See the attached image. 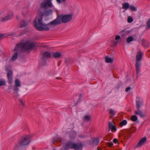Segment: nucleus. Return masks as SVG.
I'll use <instances>...</instances> for the list:
<instances>
[{
	"instance_id": "nucleus-1",
	"label": "nucleus",
	"mask_w": 150,
	"mask_h": 150,
	"mask_svg": "<svg viewBox=\"0 0 150 150\" xmlns=\"http://www.w3.org/2000/svg\"><path fill=\"white\" fill-rule=\"evenodd\" d=\"M52 12V10L50 9L44 13H39L37 15L33 21V25L36 29L40 31L47 30L53 26L61 23L59 16H58L56 19L47 24H42V16H47Z\"/></svg>"
},
{
	"instance_id": "nucleus-2",
	"label": "nucleus",
	"mask_w": 150,
	"mask_h": 150,
	"mask_svg": "<svg viewBox=\"0 0 150 150\" xmlns=\"http://www.w3.org/2000/svg\"><path fill=\"white\" fill-rule=\"evenodd\" d=\"M34 46L33 42L27 41L24 43H21L17 45L15 47L13 51L16 52L12 56L11 59L13 61L16 60L18 57V51H25L32 49Z\"/></svg>"
},
{
	"instance_id": "nucleus-3",
	"label": "nucleus",
	"mask_w": 150,
	"mask_h": 150,
	"mask_svg": "<svg viewBox=\"0 0 150 150\" xmlns=\"http://www.w3.org/2000/svg\"><path fill=\"white\" fill-rule=\"evenodd\" d=\"M143 54L140 50L137 52L136 57V73L139 74L140 71V67L141 65V61L142 58Z\"/></svg>"
},
{
	"instance_id": "nucleus-4",
	"label": "nucleus",
	"mask_w": 150,
	"mask_h": 150,
	"mask_svg": "<svg viewBox=\"0 0 150 150\" xmlns=\"http://www.w3.org/2000/svg\"><path fill=\"white\" fill-rule=\"evenodd\" d=\"M59 16L61 23H66L70 21L72 18V15L68 14L61 15Z\"/></svg>"
},
{
	"instance_id": "nucleus-5",
	"label": "nucleus",
	"mask_w": 150,
	"mask_h": 150,
	"mask_svg": "<svg viewBox=\"0 0 150 150\" xmlns=\"http://www.w3.org/2000/svg\"><path fill=\"white\" fill-rule=\"evenodd\" d=\"M30 137L29 135H26L22 137L18 143V145L21 146L28 144L30 142Z\"/></svg>"
},
{
	"instance_id": "nucleus-6",
	"label": "nucleus",
	"mask_w": 150,
	"mask_h": 150,
	"mask_svg": "<svg viewBox=\"0 0 150 150\" xmlns=\"http://www.w3.org/2000/svg\"><path fill=\"white\" fill-rule=\"evenodd\" d=\"M0 16L1 18V21L2 22H5L11 19L13 16V13H11L4 16L3 14H2L0 15Z\"/></svg>"
},
{
	"instance_id": "nucleus-7",
	"label": "nucleus",
	"mask_w": 150,
	"mask_h": 150,
	"mask_svg": "<svg viewBox=\"0 0 150 150\" xmlns=\"http://www.w3.org/2000/svg\"><path fill=\"white\" fill-rule=\"evenodd\" d=\"M74 144L71 142H69L67 143L63 146L64 150H68L69 149H73Z\"/></svg>"
},
{
	"instance_id": "nucleus-8",
	"label": "nucleus",
	"mask_w": 150,
	"mask_h": 150,
	"mask_svg": "<svg viewBox=\"0 0 150 150\" xmlns=\"http://www.w3.org/2000/svg\"><path fill=\"white\" fill-rule=\"evenodd\" d=\"M146 141V137H144L142 138L140 140L138 144L135 146V148H137L141 147L144 144Z\"/></svg>"
},
{
	"instance_id": "nucleus-9",
	"label": "nucleus",
	"mask_w": 150,
	"mask_h": 150,
	"mask_svg": "<svg viewBox=\"0 0 150 150\" xmlns=\"http://www.w3.org/2000/svg\"><path fill=\"white\" fill-rule=\"evenodd\" d=\"M8 72L7 74V76L8 82L10 83H12L13 72L11 70H7Z\"/></svg>"
},
{
	"instance_id": "nucleus-10",
	"label": "nucleus",
	"mask_w": 150,
	"mask_h": 150,
	"mask_svg": "<svg viewBox=\"0 0 150 150\" xmlns=\"http://www.w3.org/2000/svg\"><path fill=\"white\" fill-rule=\"evenodd\" d=\"M51 56V54L49 52H45L43 53L42 58L43 60H44L50 57Z\"/></svg>"
},
{
	"instance_id": "nucleus-11",
	"label": "nucleus",
	"mask_w": 150,
	"mask_h": 150,
	"mask_svg": "<svg viewBox=\"0 0 150 150\" xmlns=\"http://www.w3.org/2000/svg\"><path fill=\"white\" fill-rule=\"evenodd\" d=\"M73 149L75 150H82V146L81 143L74 144Z\"/></svg>"
},
{
	"instance_id": "nucleus-12",
	"label": "nucleus",
	"mask_w": 150,
	"mask_h": 150,
	"mask_svg": "<svg viewBox=\"0 0 150 150\" xmlns=\"http://www.w3.org/2000/svg\"><path fill=\"white\" fill-rule=\"evenodd\" d=\"M108 126L109 129L112 132L116 131L117 130V128L116 127L113 125L110 122H109Z\"/></svg>"
},
{
	"instance_id": "nucleus-13",
	"label": "nucleus",
	"mask_w": 150,
	"mask_h": 150,
	"mask_svg": "<svg viewBox=\"0 0 150 150\" xmlns=\"http://www.w3.org/2000/svg\"><path fill=\"white\" fill-rule=\"evenodd\" d=\"M135 114L139 115L141 117H145V114L143 112L141 111L139 109L135 111L134 112Z\"/></svg>"
},
{
	"instance_id": "nucleus-14",
	"label": "nucleus",
	"mask_w": 150,
	"mask_h": 150,
	"mask_svg": "<svg viewBox=\"0 0 150 150\" xmlns=\"http://www.w3.org/2000/svg\"><path fill=\"white\" fill-rule=\"evenodd\" d=\"M99 140L97 138H96L93 139L91 143V146H97L99 143Z\"/></svg>"
},
{
	"instance_id": "nucleus-15",
	"label": "nucleus",
	"mask_w": 150,
	"mask_h": 150,
	"mask_svg": "<svg viewBox=\"0 0 150 150\" xmlns=\"http://www.w3.org/2000/svg\"><path fill=\"white\" fill-rule=\"evenodd\" d=\"M52 55L54 58H58L61 56V54L59 52H54L52 54Z\"/></svg>"
},
{
	"instance_id": "nucleus-16",
	"label": "nucleus",
	"mask_w": 150,
	"mask_h": 150,
	"mask_svg": "<svg viewBox=\"0 0 150 150\" xmlns=\"http://www.w3.org/2000/svg\"><path fill=\"white\" fill-rule=\"evenodd\" d=\"M142 104V103L140 100L138 99L136 100V106L138 110L139 109L141 105Z\"/></svg>"
},
{
	"instance_id": "nucleus-17",
	"label": "nucleus",
	"mask_w": 150,
	"mask_h": 150,
	"mask_svg": "<svg viewBox=\"0 0 150 150\" xmlns=\"http://www.w3.org/2000/svg\"><path fill=\"white\" fill-rule=\"evenodd\" d=\"M29 22V21L28 22H26L24 20L21 21L20 25V27H23L26 26L28 24Z\"/></svg>"
},
{
	"instance_id": "nucleus-18",
	"label": "nucleus",
	"mask_w": 150,
	"mask_h": 150,
	"mask_svg": "<svg viewBox=\"0 0 150 150\" xmlns=\"http://www.w3.org/2000/svg\"><path fill=\"white\" fill-rule=\"evenodd\" d=\"M129 7V4L128 3H125L124 4H122V8L127 10Z\"/></svg>"
},
{
	"instance_id": "nucleus-19",
	"label": "nucleus",
	"mask_w": 150,
	"mask_h": 150,
	"mask_svg": "<svg viewBox=\"0 0 150 150\" xmlns=\"http://www.w3.org/2000/svg\"><path fill=\"white\" fill-rule=\"evenodd\" d=\"M106 62L107 63H111L113 62L114 59L113 58H111L108 57H105Z\"/></svg>"
},
{
	"instance_id": "nucleus-20",
	"label": "nucleus",
	"mask_w": 150,
	"mask_h": 150,
	"mask_svg": "<svg viewBox=\"0 0 150 150\" xmlns=\"http://www.w3.org/2000/svg\"><path fill=\"white\" fill-rule=\"evenodd\" d=\"M15 86L16 87H18L21 86V83L18 80L16 79L15 80Z\"/></svg>"
},
{
	"instance_id": "nucleus-21",
	"label": "nucleus",
	"mask_w": 150,
	"mask_h": 150,
	"mask_svg": "<svg viewBox=\"0 0 150 150\" xmlns=\"http://www.w3.org/2000/svg\"><path fill=\"white\" fill-rule=\"evenodd\" d=\"M134 40V38L130 36L127 38L126 41L127 43H129L133 41Z\"/></svg>"
},
{
	"instance_id": "nucleus-22",
	"label": "nucleus",
	"mask_w": 150,
	"mask_h": 150,
	"mask_svg": "<svg viewBox=\"0 0 150 150\" xmlns=\"http://www.w3.org/2000/svg\"><path fill=\"white\" fill-rule=\"evenodd\" d=\"M137 117L135 115L132 116L131 118V120L133 122L136 121L137 120Z\"/></svg>"
},
{
	"instance_id": "nucleus-23",
	"label": "nucleus",
	"mask_w": 150,
	"mask_h": 150,
	"mask_svg": "<svg viewBox=\"0 0 150 150\" xmlns=\"http://www.w3.org/2000/svg\"><path fill=\"white\" fill-rule=\"evenodd\" d=\"M130 9L132 11H137V7L133 6H131L130 7Z\"/></svg>"
},
{
	"instance_id": "nucleus-24",
	"label": "nucleus",
	"mask_w": 150,
	"mask_h": 150,
	"mask_svg": "<svg viewBox=\"0 0 150 150\" xmlns=\"http://www.w3.org/2000/svg\"><path fill=\"white\" fill-rule=\"evenodd\" d=\"M84 119L86 121H88L91 119V117L89 115H86L84 117Z\"/></svg>"
},
{
	"instance_id": "nucleus-25",
	"label": "nucleus",
	"mask_w": 150,
	"mask_h": 150,
	"mask_svg": "<svg viewBox=\"0 0 150 150\" xmlns=\"http://www.w3.org/2000/svg\"><path fill=\"white\" fill-rule=\"evenodd\" d=\"M127 124V121L125 120H123L122 122H121L120 124V125L121 126H123L124 125H126Z\"/></svg>"
},
{
	"instance_id": "nucleus-26",
	"label": "nucleus",
	"mask_w": 150,
	"mask_h": 150,
	"mask_svg": "<svg viewBox=\"0 0 150 150\" xmlns=\"http://www.w3.org/2000/svg\"><path fill=\"white\" fill-rule=\"evenodd\" d=\"M150 28V18L149 19L147 22V26L146 29H148Z\"/></svg>"
},
{
	"instance_id": "nucleus-27",
	"label": "nucleus",
	"mask_w": 150,
	"mask_h": 150,
	"mask_svg": "<svg viewBox=\"0 0 150 150\" xmlns=\"http://www.w3.org/2000/svg\"><path fill=\"white\" fill-rule=\"evenodd\" d=\"M143 45L145 47H149V43L148 42L146 41L142 43Z\"/></svg>"
},
{
	"instance_id": "nucleus-28",
	"label": "nucleus",
	"mask_w": 150,
	"mask_h": 150,
	"mask_svg": "<svg viewBox=\"0 0 150 150\" xmlns=\"http://www.w3.org/2000/svg\"><path fill=\"white\" fill-rule=\"evenodd\" d=\"M109 113L112 115V116H114L115 115V112L114 110H112V109H110L109 110Z\"/></svg>"
},
{
	"instance_id": "nucleus-29",
	"label": "nucleus",
	"mask_w": 150,
	"mask_h": 150,
	"mask_svg": "<svg viewBox=\"0 0 150 150\" xmlns=\"http://www.w3.org/2000/svg\"><path fill=\"white\" fill-rule=\"evenodd\" d=\"M133 21L132 18L131 17L129 16L128 17L127 21L128 22L130 23L132 22Z\"/></svg>"
},
{
	"instance_id": "nucleus-30",
	"label": "nucleus",
	"mask_w": 150,
	"mask_h": 150,
	"mask_svg": "<svg viewBox=\"0 0 150 150\" xmlns=\"http://www.w3.org/2000/svg\"><path fill=\"white\" fill-rule=\"evenodd\" d=\"M6 84L5 81L3 80L0 81V86L5 85Z\"/></svg>"
},
{
	"instance_id": "nucleus-31",
	"label": "nucleus",
	"mask_w": 150,
	"mask_h": 150,
	"mask_svg": "<svg viewBox=\"0 0 150 150\" xmlns=\"http://www.w3.org/2000/svg\"><path fill=\"white\" fill-rule=\"evenodd\" d=\"M19 146L18 145H15L13 148V150H17Z\"/></svg>"
},
{
	"instance_id": "nucleus-32",
	"label": "nucleus",
	"mask_w": 150,
	"mask_h": 150,
	"mask_svg": "<svg viewBox=\"0 0 150 150\" xmlns=\"http://www.w3.org/2000/svg\"><path fill=\"white\" fill-rule=\"evenodd\" d=\"M107 145L109 147H111L113 145V144L112 143H108L107 144Z\"/></svg>"
},
{
	"instance_id": "nucleus-33",
	"label": "nucleus",
	"mask_w": 150,
	"mask_h": 150,
	"mask_svg": "<svg viewBox=\"0 0 150 150\" xmlns=\"http://www.w3.org/2000/svg\"><path fill=\"white\" fill-rule=\"evenodd\" d=\"M131 88L130 87H128L127 88L125 89V91L127 92L129 91L130 89Z\"/></svg>"
},
{
	"instance_id": "nucleus-34",
	"label": "nucleus",
	"mask_w": 150,
	"mask_h": 150,
	"mask_svg": "<svg viewBox=\"0 0 150 150\" xmlns=\"http://www.w3.org/2000/svg\"><path fill=\"white\" fill-rule=\"evenodd\" d=\"M113 142L115 143H116L118 142V140L117 139L115 138L113 139Z\"/></svg>"
},
{
	"instance_id": "nucleus-35",
	"label": "nucleus",
	"mask_w": 150,
	"mask_h": 150,
	"mask_svg": "<svg viewBox=\"0 0 150 150\" xmlns=\"http://www.w3.org/2000/svg\"><path fill=\"white\" fill-rule=\"evenodd\" d=\"M120 36L119 35H117L116 36V37L115 38V40H117L120 39Z\"/></svg>"
},
{
	"instance_id": "nucleus-36",
	"label": "nucleus",
	"mask_w": 150,
	"mask_h": 150,
	"mask_svg": "<svg viewBox=\"0 0 150 150\" xmlns=\"http://www.w3.org/2000/svg\"><path fill=\"white\" fill-rule=\"evenodd\" d=\"M4 38V35L2 34L0 35V40Z\"/></svg>"
},
{
	"instance_id": "nucleus-37",
	"label": "nucleus",
	"mask_w": 150,
	"mask_h": 150,
	"mask_svg": "<svg viewBox=\"0 0 150 150\" xmlns=\"http://www.w3.org/2000/svg\"><path fill=\"white\" fill-rule=\"evenodd\" d=\"M20 102L21 103V104L23 105H24V102H23V101H22V100H20Z\"/></svg>"
},
{
	"instance_id": "nucleus-38",
	"label": "nucleus",
	"mask_w": 150,
	"mask_h": 150,
	"mask_svg": "<svg viewBox=\"0 0 150 150\" xmlns=\"http://www.w3.org/2000/svg\"><path fill=\"white\" fill-rule=\"evenodd\" d=\"M57 141H58V142H62V139L60 138L59 137L58 140H57Z\"/></svg>"
},
{
	"instance_id": "nucleus-39",
	"label": "nucleus",
	"mask_w": 150,
	"mask_h": 150,
	"mask_svg": "<svg viewBox=\"0 0 150 150\" xmlns=\"http://www.w3.org/2000/svg\"><path fill=\"white\" fill-rule=\"evenodd\" d=\"M56 1L58 2L59 3H60L61 2V1L60 0H56Z\"/></svg>"
},
{
	"instance_id": "nucleus-40",
	"label": "nucleus",
	"mask_w": 150,
	"mask_h": 150,
	"mask_svg": "<svg viewBox=\"0 0 150 150\" xmlns=\"http://www.w3.org/2000/svg\"><path fill=\"white\" fill-rule=\"evenodd\" d=\"M13 33H10V34H8V35H9V36L12 35H13Z\"/></svg>"
},
{
	"instance_id": "nucleus-41",
	"label": "nucleus",
	"mask_w": 150,
	"mask_h": 150,
	"mask_svg": "<svg viewBox=\"0 0 150 150\" xmlns=\"http://www.w3.org/2000/svg\"><path fill=\"white\" fill-rule=\"evenodd\" d=\"M118 42L117 41H116L115 42V44L116 45H117V44Z\"/></svg>"
},
{
	"instance_id": "nucleus-42",
	"label": "nucleus",
	"mask_w": 150,
	"mask_h": 150,
	"mask_svg": "<svg viewBox=\"0 0 150 150\" xmlns=\"http://www.w3.org/2000/svg\"><path fill=\"white\" fill-rule=\"evenodd\" d=\"M18 88H16V89H14V91H15L16 90H18Z\"/></svg>"
},
{
	"instance_id": "nucleus-43",
	"label": "nucleus",
	"mask_w": 150,
	"mask_h": 150,
	"mask_svg": "<svg viewBox=\"0 0 150 150\" xmlns=\"http://www.w3.org/2000/svg\"><path fill=\"white\" fill-rule=\"evenodd\" d=\"M97 150H101V149L98 148Z\"/></svg>"
},
{
	"instance_id": "nucleus-44",
	"label": "nucleus",
	"mask_w": 150,
	"mask_h": 150,
	"mask_svg": "<svg viewBox=\"0 0 150 150\" xmlns=\"http://www.w3.org/2000/svg\"><path fill=\"white\" fill-rule=\"evenodd\" d=\"M63 1H66V0H62Z\"/></svg>"
}]
</instances>
